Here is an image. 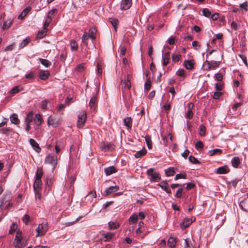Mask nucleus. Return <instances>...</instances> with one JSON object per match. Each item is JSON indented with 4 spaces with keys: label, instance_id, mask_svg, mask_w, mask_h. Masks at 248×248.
Instances as JSON below:
<instances>
[{
    "label": "nucleus",
    "instance_id": "f257e3e1",
    "mask_svg": "<svg viewBox=\"0 0 248 248\" xmlns=\"http://www.w3.org/2000/svg\"><path fill=\"white\" fill-rule=\"evenodd\" d=\"M14 244L15 248H23L26 246V242L23 239L22 232L17 231L14 239Z\"/></svg>",
    "mask_w": 248,
    "mask_h": 248
},
{
    "label": "nucleus",
    "instance_id": "f3484780",
    "mask_svg": "<svg viewBox=\"0 0 248 248\" xmlns=\"http://www.w3.org/2000/svg\"><path fill=\"white\" fill-rule=\"evenodd\" d=\"M42 181L41 179L35 178V181L33 184V188L35 191L38 189H41L42 187Z\"/></svg>",
    "mask_w": 248,
    "mask_h": 248
},
{
    "label": "nucleus",
    "instance_id": "c85d7f7f",
    "mask_svg": "<svg viewBox=\"0 0 248 248\" xmlns=\"http://www.w3.org/2000/svg\"><path fill=\"white\" fill-rule=\"evenodd\" d=\"M42 122V118L41 115L39 113L35 115V118L34 119V122L37 125H39L41 124Z\"/></svg>",
    "mask_w": 248,
    "mask_h": 248
},
{
    "label": "nucleus",
    "instance_id": "dca6fc26",
    "mask_svg": "<svg viewBox=\"0 0 248 248\" xmlns=\"http://www.w3.org/2000/svg\"><path fill=\"white\" fill-rule=\"evenodd\" d=\"M124 125L127 127V129H130L132 126V120L131 117H127L124 119Z\"/></svg>",
    "mask_w": 248,
    "mask_h": 248
},
{
    "label": "nucleus",
    "instance_id": "a18cd8bd",
    "mask_svg": "<svg viewBox=\"0 0 248 248\" xmlns=\"http://www.w3.org/2000/svg\"><path fill=\"white\" fill-rule=\"evenodd\" d=\"M96 97L95 95H93L90 99L89 102V106L91 108H93L95 106Z\"/></svg>",
    "mask_w": 248,
    "mask_h": 248
},
{
    "label": "nucleus",
    "instance_id": "72a5a7b5",
    "mask_svg": "<svg viewBox=\"0 0 248 248\" xmlns=\"http://www.w3.org/2000/svg\"><path fill=\"white\" fill-rule=\"evenodd\" d=\"M108 21L111 23L113 27L114 28L115 31H116V28L118 23V20L116 18H109Z\"/></svg>",
    "mask_w": 248,
    "mask_h": 248
},
{
    "label": "nucleus",
    "instance_id": "49530a36",
    "mask_svg": "<svg viewBox=\"0 0 248 248\" xmlns=\"http://www.w3.org/2000/svg\"><path fill=\"white\" fill-rule=\"evenodd\" d=\"M202 14L206 17H210L211 16V12L207 8H204L202 11Z\"/></svg>",
    "mask_w": 248,
    "mask_h": 248
},
{
    "label": "nucleus",
    "instance_id": "4d7b16f0",
    "mask_svg": "<svg viewBox=\"0 0 248 248\" xmlns=\"http://www.w3.org/2000/svg\"><path fill=\"white\" fill-rule=\"evenodd\" d=\"M186 174L179 173V174H177L175 175L174 179L175 180H176L177 179H181V178L186 179Z\"/></svg>",
    "mask_w": 248,
    "mask_h": 248
},
{
    "label": "nucleus",
    "instance_id": "a211bd4d",
    "mask_svg": "<svg viewBox=\"0 0 248 248\" xmlns=\"http://www.w3.org/2000/svg\"><path fill=\"white\" fill-rule=\"evenodd\" d=\"M10 120L11 123L15 124H18L20 123V120L18 118L17 115L13 113L10 116Z\"/></svg>",
    "mask_w": 248,
    "mask_h": 248
},
{
    "label": "nucleus",
    "instance_id": "2eb2a0df",
    "mask_svg": "<svg viewBox=\"0 0 248 248\" xmlns=\"http://www.w3.org/2000/svg\"><path fill=\"white\" fill-rule=\"evenodd\" d=\"M158 185L160 186L162 188V189H163L167 193L169 194L171 193V190L168 187V184L167 182H162L161 183L158 184Z\"/></svg>",
    "mask_w": 248,
    "mask_h": 248
},
{
    "label": "nucleus",
    "instance_id": "39448f33",
    "mask_svg": "<svg viewBox=\"0 0 248 248\" xmlns=\"http://www.w3.org/2000/svg\"><path fill=\"white\" fill-rule=\"evenodd\" d=\"M61 123L62 121L60 119L54 118L52 116L49 117L47 120L48 124L54 127L58 126Z\"/></svg>",
    "mask_w": 248,
    "mask_h": 248
},
{
    "label": "nucleus",
    "instance_id": "412c9836",
    "mask_svg": "<svg viewBox=\"0 0 248 248\" xmlns=\"http://www.w3.org/2000/svg\"><path fill=\"white\" fill-rule=\"evenodd\" d=\"M184 248H194L193 241L189 238L185 239Z\"/></svg>",
    "mask_w": 248,
    "mask_h": 248
},
{
    "label": "nucleus",
    "instance_id": "79ce46f5",
    "mask_svg": "<svg viewBox=\"0 0 248 248\" xmlns=\"http://www.w3.org/2000/svg\"><path fill=\"white\" fill-rule=\"evenodd\" d=\"M90 36L87 33L85 32L82 36V42L87 46L88 45V40Z\"/></svg>",
    "mask_w": 248,
    "mask_h": 248
},
{
    "label": "nucleus",
    "instance_id": "aec40b11",
    "mask_svg": "<svg viewBox=\"0 0 248 248\" xmlns=\"http://www.w3.org/2000/svg\"><path fill=\"white\" fill-rule=\"evenodd\" d=\"M108 225L109 230L117 229L120 227L119 223L113 221H109L108 223Z\"/></svg>",
    "mask_w": 248,
    "mask_h": 248
},
{
    "label": "nucleus",
    "instance_id": "37998d69",
    "mask_svg": "<svg viewBox=\"0 0 248 248\" xmlns=\"http://www.w3.org/2000/svg\"><path fill=\"white\" fill-rule=\"evenodd\" d=\"M46 30H42L41 31H39L36 35V38L38 39H41L43 38L46 33V31H45Z\"/></svg>",
    "mask_w": 248,
    "mask_h": 248
},
{
    "label": "nucleus",
    "instance_id": "338daca9",
    "mask_svg": "<svg viewBox=\"0 0 248 248\" xmlns=\"http://www.w3.org/2000/svg\"><path fill=\"white\" fill-rule=\"evenodd\" d=\"M84 63L79 64L77 66L76 70L78 72H81L84 69Z\"/></svg>",
    "mask_w": 248,
    "mask_h": 248
},
{
    "label": "nucleus",
    "instance_id": "5fc2aeb1",
    "mask_svg": "<svg viewBox=\"0 0 248 248\" xmlns=\"http://www.w3.org/2000/svg\"><path fill=\"white\" fill-rule=\"evenodd\" d=\"M200 134L201 136H204L205 134V131H206L205 127L202 124L200 125Z\"/></svg>",
    "mask_w": 248,
    "mask_h": 248
},
{
    "label": "nucleus",
    "instance_id": "052dcab7",
    "mask_svg": "<svg viewBox=\"0 0 248 248\" xmlns=\"http://www.w3.org/2000/svg\"><path fill=\"white\" fill-rule=\"evenodd\" d=\"M19 92L18 86H15L10 91V93L11 94H15Z\"/></svg>",
    "mask_w": 248,
    "mask_h": 248
},
{
    "label": "nucleus",
    "instance_id": "09e8293b",
    "mask_svg": "<svg viewBox=\"0 0 248 248\" xmlns=\"http://www.w3.org/2000/svg\"><path fill=\"white\" fill-rule=\"evenodd\" d=\"M176 75L179 77H185V71L183 69H179L176 72Z\"/></svg>",
    "mask_w": 248,
    "mask_h": 248
},
{
    "label": "nucleus",
    "instance_id": "393cba45",
    "mask_svg": "<svg viewBox=\"0 0 248 248\" xmlns=\"http://www.w3.org/2000/svg\"><path fill=\"white\" fill-rule=\"evenodd\" d=\"M170 56V54L169 52H168L165 54L163 62V65L164 66H166L169 63Z\"/></svg>",
    "mask_w": 248,
    "mask_h": 248
},
{
    "label": "nucleus",
    "instance_id": "2f4dec72",
    "mask_svg": "<svg viewBox=\"0 0 248 248\" xmlns=\"http://www.w3.org/2000/svg\"><path fill=\"white\" fill-rule=\"evenodd\" d=\"M33 119V113L32 111L30 112L27 115V117L25 119L26 123H30L32 121Z\"/></svg>",
    "mask_w": 248,
    "mask_h": 248
},
{
    "label": "nucleus",
    "instance_id": "cd10ccee",
    "mask_svg": "<svg viewBox=\"0 0 248 248\" xmlns=\"http://www.w3.org/2000/svg\"><path fill=\"white\" fill-rule=\"evenodd\" d=\"M105 171L107 175H109L115 172L116 171L115 168L113 166H110L106 168L105 169Z\"/></svg>",
    "mask_w": 248,
    "mask_h": 248
},
{
    "label": "nucleus",
    "instance_id": "f8f14e48",
    "mask_svg": "<svg viewBox=\"0 0 248 248\" xmlns=\"http://www.w3.org/2000/svg\"><path fill=\"white\" fill-rule=\"evenodd\" d=\"M220 63L219 61H211L210 66H208V68H205L204 70L209 71L211 69H215L219 66Z\"/></svg>",
    "mask_w": 248,
    "mask_h": 248
},
{
    "label": "nucleus",
    "instance_id": "a878e982",
    "mask_svg": "<svg viewBox=\"0 0 248 248\" xmlns=\"http://www.w3.org/2000/svg\"><path fill=\"white\" fill-rule=\"evenodd\" d=\"M114 236V234L110 232H108L104 234H103V237L104 238V241L105 242L111 240Z\"/></svg>",
    "mask_w": 248,
    "mask_h": 248
},
{
    "label": "nucleus",
    "instance_id": "1a4fd4ad",
    "mask_svg": "<svg viewBox=\"0 0 248 248\" xmlns=\"http://www.w3.org/2000/svg\"><path fill=\"white\" fill-rule=\"evenodd\" d=\"M119 190V187L118 186H111L106 189L104 192L103 195L104 196H107L113 192H115Z\"/></svg>",
    "mask_w": 248,
    "mask_h": 248
},
{
    "label": "nucleus",
    "instance_id": "4be33fe9",
    "mask_svg": "<svg viewBox=\"0 0 248 248\" xmlns=\"http://www.w3.org/2000/svg\"><path fill=\"white\" fill-rule=\"evenodd\" d=\"M147 151L145 148H143L141 150L138 151L135 155L134 156L136 158H140L146 155Z\"/></svg>",
    "mask_w": 248,
    "mask_h": 248
},
{
    "label": "nucleus",
    "instance_id": "e433bc0d",
    "mask_svg": "<svg viewBox=\"0 0 248 248\" xmlns=\"http://www.w3.org/2000/svg\"><path fill=\"white\" fill-rule=\"evenodd\" d=\"M71 49L72 51H76L78 48L77 43L75 40H71L70 42Z\"/></svg>",
    "mask_w": 248,
    "mask_h": 248
},
{
    "label": "nucleus",
    "instance_id": "423d86ee",
    "mask_svg": "<svg viewBox=\"0 0 248 248\" xmlns=\"http://www.w3.org/2000/svg\"><path fill=\"white\" fill-rule=\"evenodd\" d=\"M45 163L51 164L53 166V170H54L57 164V156L54 155H48L46 158Z\"/></svg>",
    "mask_w": 248,
    "mask_h": 248
},
{
    "label": "nucleus",
    "instance_id": "7ed1b4c3",
    "mask_svg": "<svg viewBox=\"0 0 248 248\" xmlns=\"http://www.w3.org/2000/svg\"><path fill=\"white\" fill-rule=\"evenodd\" d=\"M48 230V226L46 224L41 223L39 224L38 227L36 229L37 234L36 237L44 235Z\"/></svg>",
    "mask_w": 248,
    "mask_h": 248
},
{
    "label": "nucleus",
    "instance_id": "4c0bfd02",
    "mask_svg": "<svg viewBox=\"0 0 248 248\" xmlns=\"http://www.w3.org/2000/svg\"><path fill=\"white\" fill-rule=\"evenodd\" d=\"M39 61L42 64H43V65L46 67H49L51 64V62L46 59L40 58Z\"/></svg>",
    "mask_w": 248,
    "mask_h": 248
},
{
    "label": "nucleus",
    "instance_id": "58836bf2",
    "mask_svg": "<svg viewBox=\"0 0 248 248\" xmlns=\"http://www.w3.org/2000/svg\"><path fill=\"white\" fill-rule=\"evenodd\" d=\"M175 173L174 168H170L168 170H165L166 175L168 176H170L174 175Z\"/></svg>",
    "mask_w": 248,
    "mask_h": 248
},
{
    "label": "nucleus",
    "instance_id": "9b49d317",
    "mask_svg": "<svg viewBox=\"0 0 248 248\" xmlns=\"http://www.w3.org/2000/svg\"><path fill=\"white\" fill-rule=\"evenodd\" d=\"M38 75L40 79L42 80H46L48 78V76L50 75V73L48 71L40 70Z\"/></svg>",
    "mask_w": 248,
    "mask_h": 248
},
{
    "label": "nucleus",
    "instance_id": "6e6d98bb",
    "mask_svg": "<svg viewBox=\"0 0 248 248\" xmlns=\"http://www.w3.org/2000/svg\"><path fill=\"white\" fill-rule=\"evenodd\" d=\"M30 216L28 215H25L23 218H22V220H23V222L25 224H28V223L29 222V221H30Z\"/></svg>",
    "mask_w": 248,
    "mask_h": 248
},
{
    "label": "nucleus",
    "instance_id": "69168bd1",
    "mask_svg": "<svg viewBox=\"0 0 248 248\" xmlns=\"http://www.w3.org/2000/svg\"><path fill=\"white\" fill-rule=\"evenodd\" d=\"M240 7L244 9L245 12L248 11V2L247 1L244 2L243 3L240 4Z\"/></svg>",
    "mask_w": 248,
    "mask_h": 248
},
{
    "label": "nucleus",
    "instance_id": "774afa93",
    "mask_svg": "<svg viewBox=\"0 0 248 248\" xmlns=\"http://www.w3.org/2000/svg\"><path fill=\"white\" fill-rule=\"evenodd\" d=\"M231 28L234 30H237L238 29L239 26L234 21H232L231 24Z\"/></svg>",
    "mask_w": 248,
    "mask_h": 248
},
{
    "label": "nucleus",
    "instance_id": "f03ea898",
    "mask_svg": "<svg viewBox=\"0 0 248 248\" xmlns=\"http://www.w3.org/2000/svg\"><path fill=\"white\" fill-rule=\"evenodd\" d=\"M146 173L148 176L151 177L150 181L151 182H157L161 179L159 173L156 172L153 168L148 169L147 170Z\"/></svg>",
    "mask_w": 248,
    "mask_h": 248
},
{
    "label": "nucleus",
    "instance_id": "7c9ffc66",
    "mask_svg": "<svg viewBox=\"0 0 248 248\" xmlns=\"http://www.w3.org/2000/svg\"><path fill=\"white\" fill-rule=\"evenodd\" d=\"M145 140L146 141V143L147 144V147L149 149H152V142L151 140V138L149 135H146L145 136Z\"/></svg>",
    "mask_w": 248,
    "mask_h": 248
},
{
    "label": "nucleus",
    "instance_id": "a19ab883",
    "mask_svg": "<svg viewBox=\"0 0 248 248\" xmlns=\"http://www.w3.org/2000/svg\"><path fill=\"white\" fill-rule=\"evenodd\" d=\"M67 52L65 48L62 51V53L60 56V60L62 62H64L66 59Z\"/></svg>",
    "mask_w": 248,
    "mask_h": 248
},
{
    "label": "nucleus",
    "instance_id": "20e7f679",
    "mask_svg": "<svg viewBox=\"0 0 248 248\" xmlns=\"http://www.w3.org/2000/svg\"><path fill=\"white\" fill-rule=\"evenodd\" d=\"M87 118L86 113L85 111H82L78 116L77 126L78 128L82 127L86 122Z\"/></svg>",
    "mask_w": 248,
    "mask_h": 248
},
{
    "label": "nucleus",
    "instance_id": "680f3d73",
    "mask_svg": "<svg viewBox=\"0 0 248 248\" xmlns=\"http://www.w3.org/2000/svg\"><path fill=\"white\" fill-rule=\"evenodd\" d=\"M181 58V56L180 54H177L175 56H172V61L174 62H178L179 61H180V59Z\"/></svg>",
    "mask_w": 248,
    "mask_h": 248
},
{
    "label": "nucleus",
    "instance_id": "ea45409f",
    "mask_svg": "<svg viewBox=\"0 0 248 248\" xmlns=\"http://www.w3.org/2000/svg\"><path fill=\"white\" fill-rule=\"evenodd\" d=\"M30 41V39L29 38H27L23 40L22 42L19 45V48H22L25 46H26Z\"/></svg>",
    "mask_w": 248,
    "mask_h": 248
},
{
    "label": "nucleus",
    "instance_id": "3c124183",
    "mask_svg": "<svg viewBox=\"0 0 248 248\" xmlns=\"http://www.w3.org/2000/svg\"><path fill=\"white\" fill-rule=\"evenodd\" d=\"M17 225L16 223H13L10 228L9 233L10 234L13 233L17 229Z\"/></svg>",
    "mask_w": 248,
    "mask_h": 248
},
{
    "label": "nucleus",
    "instance_id": "de8ad7c7",
    "mask_svg": "<svg viewBox=\"0 0 248 248\" xmlns=\"http://www.w3.org/2000/svg\"><path fill=\"white\" fill-rule=\"evenodd\" d=\"M188 160L190 162H192L193 164H197L200 163L199 160L195 158L194 156L192 155H190L188 157Z\"/></svg>",
    "mask_w": 248,
    "mask_h": 248
},
{
    "label": "nucleus",
    "instance_id": "6ab92c4d",
    "mask_svg": "<svg viewBox=\"0 0 248 248\" xmlns=\"http://www.w3.org/2000/svg\"><path fill=\"white\" fill-rule=\"evenodd\" d=\"M231 162L232 166L236 168H238L241 163L239 158L237 156L233 157L231 160Z\"/></svg>",
    "mask_w": 248,
    "mask_h": 248
},
{
    "label": "nucleus",
    "instance_id": "e2e57ef3",
    "mask_svg": "<svg viewBox=\"0 0 248 248\" xmlns=\"http://www.w3.org/2000/svg\"><path fill=\"white\" fill-rule=\"evenodd\" d=\"M192 45L195 49H198L200 47V45L199 42L197 41H193L192 43Z\"/></svg>",
    "mask_w": 248,
    "mask_h": 248
},
{
    "label": "nucleus",
    "instance_id": "bb28decb",
    "mask_svg": "<svg viewBox=\"0 0 248 248\" xmlns=\"http://www.w3.org/2000/svg\"><path fill=\"white\" fill-rule=\"evenodd\" d=\"M13 20L11 19H9L5 21L3 23L2 29L6 30L9 28L11 25L13 24Z\"/></svg>",
    "mask_w": 248,
    "mask_h": 248
},
{
    "label": "nucleus",
    "instance_id": "b1692460",
    "mask_svg": "<svg viewBox=\"0 0 248 248\" xmlns=\"http://www.w3.org/2000/svg\"><path fill=\"white\" fill-rule=\"evenodd\" d=\"M43 173L42 168L41 167H37V170L35 173V178L41 179Z\"/></svg>",
    "mask_w": 248,
    "mask_h": 248
},
{
    "label": "nucleus",
    "instance_id": "603ef678",
    "mask_svg": "<svg viewBox=\"0 0 248 248\" xmlns=\"http://www.w3.org/2000/svg\"><path fill=\"white\" fill-rule=\"evenodd\" d=\"M56 11L57 9L56 8L53 9L49 11L47 13V17L52 19L53 15Z\"/></svg>",
    "mask_w": 248,
    "mask_h": 248
},
{
    "label": "nucleus",
    "instance_id": "c03bdc74",
    "mask_svg": "<svg viewBox=\"0 0 248 248\" xmlns=\"http://www.w3.org/2000/svg\"><path fill=\"white\" fill-rule=\"evenodd\" d=\"M151 86V81L149 78H148L144 84V88L147 91H149Z\"/></svg>",
    "mask_w": 248,
    "mask_h": 248
},
{
    "label": "nucleus",
    "instance_id": "8fccbe9b",
    "mask_svg": "<svg viewBox=\"0 0 248 248\" xmlns=\"http://www.w3.org/2000/svg\"><path fill=\"white\" fill-rule=\"evenodd\" d=\"M195 147L197 149H202L203 147V144L201 141H198L195 144Z\"/></svg>",
    "mask_w": 248,
    "mask_h": 248
},
{
    "label": "nucleus",
    "instance_id": "c9c22d12",
    "mask_svg": "<svg viewBox=\"0 0 248 248\" xmlns=\"http://www.w3.org/2000/svg\"><path fill=\"white\" fill-rule=\"evenodd\" d=\"M96 30L94 28H91L89 30V34L88 35L92 39H95L96 38Z\"/></svg>",
    "mask_w": 248,
    "mask_h": 248
},
{
    "label": "nucleus",
    "instance_id": "0e129e2a",
    "mask_svg": "<svg viewBox=\"0 0 248 248\" xmlns=\"http://www.w3.org/2000/svg\"><path fill=\"white\" fill-rule=\"evenodd\" d=\"M49 102L47 100H44L42 102L41 108L43 109H46L47 104Z\"/></svg>",
    "mask_w": 248,
    "mask_h": 248
},
{
    "label": "nucleus",
    "instance_id": "473e14b6",
    "mask_svg": "<svg viewBox=\"0 0 248 248\" xmlns=\"http://www.w3.org/2000/svg\"><path fill=\"white\" fill-rule=\"evenodd\" d=\"M138 219V216L136 214H134L131 216L129 218V224H132L135 223L137 222Z\"/></svg>",
    "mask_w": 248,
    "mask_h": 248
},
{
    "label": "nucleus",
    "instance_id": "9d476101",
    "mask_svg": "<svg viewBox=\"0 0 248 248\" xmlns=\"http://www.w3.org/2000/svg\"><path fill=\"white\" fill-rule=\"evenodd\" d=\"M127 77H128V76ZM121 85L122 88L129 90L131 88V83L128 78H127L126 79H122L121 81Z\"/></svg>",
    "mask_w": 248,
    "mask_h": 248
},
{
    "label": "nucleus",
    "instance_id": "6e6552de",
    "mask_svg": "<svg viewBox=\"0 0 248 248\" xmlns=\"http://www.w3.org/2000/svg\"><path fill=\"white\" fill-rule=\"evenodd\" d=\"M131 0H122L120 8L123 10H127L131 6Z\"/></svg>",
    "mask_w": 248,
    "mask_h": 248
},
{
    "label": "nucleus",
    "instance_id": "4468645a",
    "mask_svg": "<svg viewBox=\"0 0 248 248\" xmlns=\"http://www.w3.org/2000/svg\"><path fill=\"white\" fill-rule=\"evenodd\" d=\"M229 169L226 166L219 167L216 170V172L217 174H226V173H227L228 172H229Z\"/></svg>",
    "mask_w": 248,
    "mask_h": 248
},
{
    "label": "nucleus",
    "instance_id": "864d4df0",
    "mask_svg": "<svg viewBox=\"0 0 248 248\" xmlns=\"http://www.w3.org/2000/svg\"><path fill=\"white\" fill-rule=\"evenodd\" d=\"M214 78L218 81H221L223 79V76L221 74L218 73L215 75Z\"/></svg>",
    "mask_w": 248,
    "mask_h": 248
},
{
    "label": "nucleus",
    "instance_id": "5701e85b",
    "mask_svg": "<svg viewBox=\"0 0 248 248\" xmlns=\"http://www.w3.org/2000/svg\"><path fill=\"white\" fill-rule=\"evenodd\" d=\"M184 65L187 69H192L194 68V63L188 60H186L184 62Z\"/></svg>",
    "mask_w": 248,
    "mask_h": 248
},
{
    "label": "nucleus",
    "instance_id": "bf43d9fd",
    "mask_svg": "<svg viewBox=\"0 0 248 248\" xmlns=\"http://www.w3.org/2000/svg\"><path fill=\"white\" fill-rule=\"evenodd\" d=\"M97 71L98 74L99 75H101L102 73V66L101 65L100 62H97Z\"/></svg>",
    "mask_w": 248,
    "mask_h": 248
},
{
    "label": "nucleus",
    "instance_id": "f704fd0d",
    "mask_svg": "<svg viewBox=\"0 0 248 248\" xmlns=\"http://www.w3.org/2000/svg\"><path fill=\"white\" fill-rule=\"evenodd\" d=\"M222 151L219 149H215L209 151L208 154L209 156H213L216 154H220L222 153Z\"/></svg>",
    "mask_w": 248,
    "mask_h": 248
},
{
    "label": "nucleus",
    "instance_id": "0eeeda50",
    "mask_svg": "<svg viewBox=\"0 0 248 248\" xmlns=\"http://www.w3.org/2000/svg\"><path fill=\"white\" fill-rule=\"evenodd\" d=\"M195 220V218L192 217L190 218H186L183 220V221L181 223L180 225L182 229H185L188 227L193 221Z\"/></svg>",
    "mask_w": 248,
    "mask_h": 248
},
{
    "label": "nucleus",
    "instance_id": "13d9d810",
    "mask_svg": "<svg viewBox=\"0 0 248 248\" xmlns=\"http://www.w3.org/2000/svg\"><path fill=\"white\" fill-rule=\"evenodd\" d=\"M51 20H52L51 19H50V18H48L47 17V19H46V20L44 24V26H43L44 30H46V29L48 27L49 23H50Z\"/></svg>",
    "mask_w": 248,
    "mask_h": 248
},
{
    "label": "nucleus",
    "instance_id": "ddd939ff",
    "mask_svg": "<svg viewBox=\"0 0 248 248\" xmlns=\"http://www.w3.org/2000/svg\"><path fill=\"white\" fill-rule=\"evenodd\" d=\"M30 143L34 150L37 153H39L41 151V148H40L39 144L34 140L30 139Z\"/></svg>",
    "mask_w": 248,
    "mask_h": 248
},
{
    "label": "nucleus",
    "instance_id": "c756f323",
    "mask_svg": "<svg viewBox=\"0 0 248 248\" xmlns=\"http://www.w3.org/2000/svg\"><path fill=\"white\" fill-rule=\"evenodd\" d=\"M176 243V241L174 238L170 237L169 240L168 242V245L169 246L170 248H173Z\"/></svg>",
    "mask_w": 248,
    "mask_h": 248
}]
</instances>
